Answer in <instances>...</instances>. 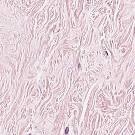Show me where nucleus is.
Here are the masks:
<instances>
[{"label": "nucleus", "mask_w": 135, "mask_h": 135, "mask_svg": "<svg viewBox=\"0 0 135 135\" xmlns=\"http://www.w3.org/2000/svg\"><path fill=\"white\" fill-rule=\"evenodd\" d=\"M1 15L0 17V19L3 21H6L8 17V15L7 13H4L2 12H1Z\"/></svg>", "instance_id": "obj_1"}, {"label": "nucleus", "mask_w": 135, "mask_h": 135, "mask_svg": "<svg viewBox=\"0 0 135 135\" xmlns=\"http://www.w3.org/2000/svg\"><path fill=\"white\" fill-rule=\"evenodd\" d=\"M69 131V128L68 127H66L65 131V133L66 134H67Z\"/></svg>", "instance_id": "obj_2"}, {"label": "nucleus", "mask_w": 135, "mask_h": 135, "mask_svg": "<svg viewBox=\"0 0 135 135\" xmlns=\"http://www.w3.org/2000/svg\"><path fill=\"white\" fill-rule=\"evenodd\" d=\"M126 50L124 48H123L122 49V53H124L125 51Z\"/></svg>", "instance_id": "obj_3"}, {"label": "nucleus", "mask_w": 135, "mask_h": 135, "mask_svg": "<svg viewBox=\"0 0 135 135\" xmlns=\"http://www.w3.org/2000/svg\"><path fill=\"white\" fill-rule=\"evenodd\" d=\"M81 67V65L80 63H79L78 65L77 68L78 69H79Z\"/></svg>", "instance_id": "obj_4"}, {"label": "nucleus", "mask_w": 135, "mask_h": 135, "mask_svg": "<svg viewBox=\"0 0 135 135\" xmlns=\"http://www.w3.org/2000/svg\"><path fill=\"white\" fill-rule=\"evenodd\" d=\"M105 53L106 54H107V56H108V53L107 52V51H105Z\"/></svg>", "instance_id": "obj_5"}, {"label": "nucleus", "mask_w": 135, "mask_h": 135, "mask_svg": "<svg viewBox=\"0 0 135 135\" xmlns=\"http://www.w3.org/2000/svg\"><path fill=\"white\" fill-rule=\"evenodd\" d=\"M36 90H37V91H38V90H37V89Z\"/></svg>", "instance_id": "obj_6"}, {"label": "nucleus", "mask_w": 135, "mask_h": 135, "mask_svg": "<svg viewBox=\"0 0 135 135\" xmlns=\"http://www.w3.org/2000/svg\"><path fill=\"white\" fill-rule=\"evenodd\" d=\"M87 0V1H89V0Z\"/></svg>", "instance_id": "obj_7"}, {"label": "nucleus", "mask_w": 135, "mask_h": 135, "mask_svg": "<svg viewBox=\"0 0 135 135\" xmlns=\"http://www.w3.org/2000/svg\"><path fill=\"white\" fill-rule=\"evenodd\" d=\"M28 135H31V134H28Z\"/></svg>", "instance_id": "obj_8"}, {"label": "nucleus", "mask_w": 135, "mask_h": 135, "mask_svg": "<svg viewBox=\"0 0 135 135\" xmlns=\"http://www.w3.org/2000/svg\"><path fill=\"white\" fill-rule=\"evenodd\" d=\"M110 42L111 43H110L111 45V41Z\"/></svg>", "instance_id": "obj_9"}, {"label": "nucleus", "mask_w": 135, "mask_h": 135, "mask_svg": "<svg viewBox=\"0 0 135 135\" xmlns=\"http://www.w3.org/2000/svg\"><path fill=\"white\" fill-rule=\"evenodd\" d=\"M73 24H74V23H73Z\"/></svg>", "instance_id": "obj_10"}]
</instances>
